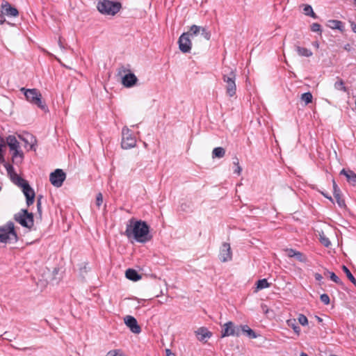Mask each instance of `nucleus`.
<instances>
[{
	"instance_id": "20e7f679",
	"label": "nucleus",
	"mask_w": 356,
	"mask_h": 356,
	"mask_svg": "<svg viewBox=\"0 0 356 356\" xmlns=\"http://www.w3.org/2000/svg\"><path fill=\"white\" fill-rule=\"evenodd\" d=\"M21 91L24 92L26 99L31 103L35 104L38 107L41 108L42 111H46L47 106L45 103L42 101V95L38 90L33 89H25L24 88H21Z\"/></svg>"
},
{
	"instance_id": "603ef678",
	"label": "nucleus",
	"mask_w": 356,
	"mask_h": 356,
	"mask_svg": "<svg viewBox=\"0 0 356 356\" xmlns=\"http://www.w3.org/2000/svg\"><path fill=\"white\" fill-rule=\"evenodd\" d=\"M165 354L166 356H175V354L172 353V351L170 349L165 350Z\"/></svg>"
},
{
	"instance_id": "393cba45",
	"label": "nucleus",
	"mask_w": 356,
	"mask_h": 356,
	"mask_svg": "<svg viewBox=\"0 0 356 356\" xmlns=\"http://www.w3.org/2000/svg\"><path fill=\"white\" fill-rule=\"evenodd\" d=\"M225 154V149L223 147H216L212 151L213 158H222Z\"/></svg>"
},
{
	"instance_id": "864d4df0",
	"label": "nucleus",
	"mask_w": 356,
	"mask_h": 356,
	"mask_svg": "<svg viewBox=\"0 0 356 356\" xmlns=\"http://www.w3.org/2000/svg\"><path fill=\"white\" fill-rule=\"evenodd\" d=\"M350 26L353 31L356 33V24L355 22H351Z\"/></svg>"
},
{
	"instance_id": "5fc2aeb1",
	"label": "nucleus",
	"mask_w": 356,
	"mask_h": 356,
	"mask_svg": "<svg viewBox=\"0 0 356 356\" xmlns=\"http://www.w3.org/2000/svg\"><path fill=\"white\" fill-rule=\"evenodd\" d=\"M261 308H262V310L263 312L265 313V314H267L268 312V309L267 308V306L265 305H261Z\"/></svg>"
},
{
	"instance_id": "ddd939ff",
	"label": "nucleus",
	"mask_w": 356,
	"mask_h": 356,
	"mask_svg": "<svg viewBox=\"0 0 356 356\" xmlns=\"http://www.w3.org/2000/svg\"><path fill=\"white\" fill-rule=\"evenodd\" d=\"M19 188H22V192L26 197L27 205L30 206V205L33 204L34 202L35 194V192L33 190V188L29 185V182L28 181L26 182L22 186H21Z\"/></svg>"
},
{
	"instance_id": "37998d69",
	"label": "nucleus",
	"mask_w": 356,
	"mask_h": 356,
	"mask_svg": "<svg viewBox=\"0 0 356 356\" xmlns=\"http://www.w3.org/2000/svg\"><path fill=\"white\" fill-rule=\"evenodd\" d=\"M42 197V195H39L37 199V210H38V212L40 216H42V203H41Z\"/></svg>"
},
{
	"instance_id": "4d7b16f0",
	"label": "nucleus",
	"mask_w": 356,
	"mask_h": 356,
	"mask_svg": "<svg viewBox=\"0 0 356 356\" xmlns=\"http://www.w3.org/2000/svg\"><path fill=\"white\" fill-rule=\"evenodd\" d=\"M58 45L59 47L61 48V49H64V46L63 45V43L61 42V38H59V40H58Z\"/></svg>"
},
{
	"instance_id": "ea45409f",
	"label": "nucleus",
	"mask_w": 356,
	"mask_h": 356,
	"mask_svg": "<svg viewBox=\"0 0 356 356\" xmlns=\"http://www.w3.org/2000/svg\"><path fill=\"white\" fill-rule=\"evenodd\" d=\"M311 31L313 32H317L321 34V26L318 23H313L311 25Z\"/></svg>"
},
{
	"instance_id": "a878e982",
	"label": "nucleus",
	"mask_w": 356,
	"mask_h": 356,
	"mask_svg": "<svg viewBox=\"0 0 356 356\" xmlns=\"http://www.w3.org/2000/svg\"><path fill=\"white\" fill-rule=\"evenodd\" d=\"M303 6H304L303 12H304V14L305 15L310 16V17H312L314 19H316L317 18V15L314 12L313 8H312V7L311 6H309V5H303Z\"/></svg>"
},
{
	"instance_id": "13d9d810",
	"label": "nucleus",
	"mask_w": 356,
	"mask_h": 356,
	"mask_svg": "<svg viewBox=\"0 0 356 356\" xmlns=\"http://www.w3.org/2000/svg\"><path fill=\"white\" fill-rule=\"evenodd\" d=\"M316 318L318 321V322H319V323L323 321V319L319 316H316Z\"/></svg>"
},
{
	"instance_id": "7c9ffc66",
	"label": "nucleus",
	"mask_w": 356,
	"mask_h": 356,
	"mask_svg": "<svg viewBox=\"0 0 356 356\" xmlns=\"http://www.w3.org/2000/svg\"><path fill=\"white\" fill-rule=\"evenodd\" d=\"M300 99L307 105L312 102L313 96L310 92H307L302 94Z\"/></svg>"
},
{
	"instance_id": "a211bd4d",
	"label": "nucleus",
	"mask_w": 356,
	"mask_h": 356,
	"mask_svg": "<svg viewBox=\"0 0 356 356\" xmlns=\"http://www.w3.org/2000/svg\"><path fill=\"white\" fill-rule=\"evenodd\" d=\"M340 175L346 176L348 182L351 185H356V174L353 170L342 169L340 172Z\"/></svg>"
},
{
	"instance_id": "09e8293b",
	"label": "nucleus",
	"mask_w": 356,
	"mask_h": 356,
	"mask_svg": "<svg viewBox=\"0 0 356 356\" xmlns=\"http://www.w3.org/2000/svg\"><path fill=\"white\" fill-rule=\"evenodd\" d=\"M332 185H333V193H336L337 191H340V189L338 187L337 184H336L334 179L332 180Z\"/></svg>"
},
{
	"instance_id": "3c124183",
	"label": "nucleus",
	"mask_w": 356,
	"mask_h": 356,
	"mask_svg": "<svg viewBox=\"0 0 356 356\" xmlns=\"http://www.w3.org/2000/svg\"><path fill=\"white\" fill-rule=\"evenodd\" d=\"M314 277L317 281H321L323 279V276L320 273H315Z\"/></svg>"
},
{
	"instance_id": "c9c22d12",
	"label": "nucleus",
	"mask_w": 356,
	"mask_h": 356,
	"mask_svg": "<svg viewBox=\"0 0 356 356\" xmlns=\"http://www.w3.org/2000/svg\"><path fill=\"white\" fill-rule=\"evenodd\" d=\"M106 356H125L120 350H112L107 353Z\"/></svg>"
},
{
	"instance_id": "6ab92c4d",
	"label": "nucleus",
	"mask_w": 356,
	"mask_h": 356,
	"mask_svg": "<svg viewBox=\"0 0 356 356\" xmlns=\"http://www.w3.org/2000/svg\"><path fill=\"white\" fill-rule=\"evenodd\" d=\"M240 335L243 333L246 334L250 339L257 338V334L253 330H252L248 325H239Z\"/></svg>"
},
{
	"instance_id": "0e129e2a",
	"label": "nucleus",
	"mask_w": 356,
	"mask_h": 356,
	"mask_svg": "<svg viewBox=\"0 0 356 356\" xmlns=\"http://www.w3.org/2000/svg\"><path fill=\"white\" fill-rule=\"evenodd\" d=\"M33 145H31V149H33Z\"/></svg>"
},
{
	"instance_id": "cd10ccee",
	"label": "nucleus",
	"mask_w": 356,
	"mask_h": 356,
	"mask_svg": "<svg viewBox=\"0 0 356 356\" xmlns=\"http://www.w3.org/2000/svg\"><path fill=\"white\" fill-rule=\"evenodd\" d=\"M342 270L346 273L348 280L356 286V279L353 275L350 270L345 266H342Z\"/></svg>"
},
{
	"instance_id": "8fccbe9b",
	"label": "nucleus",
	"mask_w": 356,
	"mask_h": 356,
	"mask_svg": "<svg viewBox=\"0 0 356 356\" xmlns=\"http://www.w3.org/2000/svg\"><path fill=\"white\" fill-rule=\"evenodd\" d=\"M321 194H322L325 197H326L327 199L330 200L332 202H333V199H332V197L330 195H329L327 193H324V192H321Z\"/></svg>"
},
{
	"instance_id": "423d86ee",
	"label": "nucleus",
	"mask_w": 356,
	"mask_h": 356,
	"mask_svg": "<svg viewBox=\"0 0 356 356\" xmlns=\"http://www.w3.org/2000/svg\"><path fill=\"white\" fill-rule=\"evenodd\" d=\"M236 72L232 70H229L227 73L222 74V80L225 83L226 93L229 97H233L236 95Z\"/></svg>"
},
{
	"instance_id": "49530a36",
	"label": "nucleus",
	"mask_w": 356,
	"mask_h": 356,
	"mask_svg": "<svg viewBox=\"0 0 356 356\" xmlns=\"http://www.w3.org/2000/svg\"><path fill=\"white\" fill-rule=\"evenodd\" d=\"M236 161H234V164L236 165V169L234 170V172H236L238 175H239L241 173V170H242V168L239 165L238 160L237 158L236 159Z\"/></svg>"
},
{
	"instance_id": "c756f323",
	"label": "nucleus",
	"mask_w": 356,
	"mask_h": 356,
	"mask_svg": "<svg viewBox=\"0 0 356 356\" xmlns=\"http://www.w3.org/2000/svg\"><path fill=\"white\" fill-rule=\"evenodd\" d=\"M333 194H334V197L336 199V201H337L338 205L341 208L344 207L346 206V204H345L344 200L341 198V191H337V192L333 193Z\"/></svg>"
},
{
	"instance_id": "c03bdc74",
	"label": "nucleus",
	"mask_w": 356,
	"mask_h": 356,
	"mask_svg": "<svg viewBox=\"0 0 356 356\" xmlns=\"http://www.w3.org/2000/svg\"><path fill=\"white\" fill-rule=\"evenodd\" d=\"M103 203V195L101 193H99L96 197V205L99 207Z\"/></svg>"
},
{
	"instance_id": "2f4dec72",
	"label": "nucleus",
	"mask_w": 356,
	"mask_h": 356,
	"mask_svg": "<svg viewBox=\"0 0 356 356\" xmlns=\"http://www.w3.org/2000/svg\"><path fill=\"white\" fill-rule=\"evenodd\" d=\"M338 81L334 83V88L337 90L347 92V88L344 86V82L342 79L337 78Z\"/></svg>"
},
{
	"instance_id": "412c9836",
	"label": "nucleus",
	"mask_w": 356,
	"mask_h": 356,
	"mask_svg": "<svg viewBox=\"0 0 356 356\" xmlns=\"http://www.w3.org/2000/svg\"><path fill=\"white\" fill-rule=\"evenodd\" d=\"M295 47L296 51L300 56L310 57L313 55L312 51L307 48L301 47L298 45H296Z\"/></svg>"
},
{
	"instance_id": "052dcab7",
	"label": "nucleus",
	"mask_w": 356,
	"mask_h": 356,
	"mask_svg": "<svg viewBox=\"0 0 356 356\" xmlns=\"http://www.w3.org/2000/svg\"><path fill=\"white\" fill-rule=\"evenodd\" d=\"M300 356H308V355L304 352H302Z\"/></svg>"
},
{
	"instance_id": "9b49d317",
	"label": "nucleus",
	"mask_w": 356,
	"mask_h": 356,
	"mask_svg": "<svg viewBox=\"0 0 356 356\" xmlns=\"http://www.w3.org/2000/svg\"><path fill=\"white\" fill-rule=\"evenodd\" d=\"M179 48L183 53L190 52L192 47V42L188 36V33H182L178 40Z\"/></svg>"
},
{
	"instance_id": "58836bf2",
	"label": "nucleus",
	"mask_w": 356,
	"mask_h": 356,
	"mask_svg": "<svg viewBox=\"0 0 356 356\" xmlns=\"http://www.w3.org/2000/svg\"><path fill=\"white\" fill-rule=\"evenodd\" d=\"M298 320L299 323L303 326L307 325L308 324L307 318L304 314H299Z\"/></svg>"
},
{
	"instance_id": "69168bd1",
	"label": "nucleus",
	"mask_w": 356,
	"mask_h": 356,
	"mask_svg": "<svg viewBox=\"0 0 356 356\" xmlns=\"http://www.w3.org/2000/svg\"><path fill=\"white\" fill-rule=\"evenodd\" d=\"M355 5H356V0H355Z\"/></svg>"
},
{
	"instance_id": "f03ea898",
	"label": "nucleus",
	"mask_w": 356,
	"mask_h": 356,
	"mask_svg": "<svg viewBox=\"0 0 356 356\" xmlns=\"http://www.w3.org/2000/svg\"><path fill=\"white\" fill-rule=\"evenodd\" d=\"M17 241L18 236L13 222L9 221L5 225L0 227V242L15 243Z\"/></svg>"
},
{
	"instance_id": "a18cd8bd",
	"label": "nucleus",
	"mask_w": 356,
	"mask_h": 356,
	"mask_svg": "<svg viewBox=\"0 0 356 356\" xmlns=\"http://www.w3.org/2000/svg\"><path fill=\"white\" fill-rule=\"evenodd\" d=\"M285 251L289 257H294L298 252L297 250L291 248L286 249Z\"/></svg>"
},
{
	"instance_id": "2eb2a0df",
	"label": "nucleus",
	"mask_w": 356,
	"mask_h": 356,
	"mask_svg": "<svg viewBox=\"0 0 356 356\" xmlns=\"http://www.w3.org/2000/svg\"><path fill=\"white\" fill-rule=\"evenodd\" d=\"M124 323L134 334H139L141 332V327L138 325L137 320L132 316H126L124 318Z\"/></svg>"
},
{
	"instance_id": "39448f33",
	"label": "nucleus",
	"mask_w": 356,
	"mask_h": 356,
	"mask_svg": "<svg viewBox=\"0 0 356 356\" xmlns=\"http://www.w3.org/2000/svg\"><path fill=\"white\" fill-rule=\"evenodd\" d=\"M14 220L22 227L31 229L34 225L33 213H29L26 209H21L14 215Z\"/></svg>"
},
{
	"instance_id": "f257e3e1",
	"label": "nucleus",
	"mask_w": 356,
	"mask_h": 356,
	"mask_svg": "<svg viewBox=\"0 0 356 356\" xmlns=\"http://www.w3.org/2000/svg\"><path fill=\"white\" fill-rule=\"evenodd\" d=\"M124 234L128 238H134L137 242L145 243L152 238L149 233V226L145 221L131 218L127 225Z\"/></svg>"
},
{
	"instance_id": "6e6d98bb",
	"label": "nucleus",
	"mask_w": 356,
	"mask_h": 356,
	"mask_svg": "<svg viewBox=\"0 0 356 356\" xmlns=\"http://www.w3.org/2000/svg\"><path fill=\"white\" fill-rule=\"evenodd\" d=\"M6 22V19L2 15V14L0 13V24H3Z\"/></svg>"
},
{
	"instance_id": "de8ad7c7",
	"label": "nucleus",
	"mask_w": 356,
	"mask_h": 356,
	"mask_svg": "<svg viewBox=\"0 0 356 356\" xmlns=\"http://www.w3.org/2000/svg\"><path fill=\"white\" fill-rule=\"evenodd\" d=\"M6 147V142L4 139L0 137V152L3 153V149Z\"/></svg>"
},
{
	"instance_id": "dca6fc26",
	"label": "nucleus",
	"mask_w": 356,
	"mask_h": 356,
	"mask_svg": "<svg viewBox=\"0 0 356 356\" xmlns=\"http://www.w3.org/2000/svg\"><path fill=\"white\" fill-rule=\"evenodd\" d=\"M137 81V77L132 72L126 74L122 77V83L127 88H131L134 86Z\"/></svg>"
},
{
	"instance_id": "4468645a",
	"label": "nucleus",
	"mask_w": 356,
	"mask_h": 356,
	"mask_svg": "<svg viewBox=\"0 0 356 356\" xmlns=\"http://www.w3.org/2000/svg\"><path fill=\"white\" fill-rule=\"evenodd\" d=\"M1 12L2 15H7L8 17H17L19 12L15 7H13L6 1H3L1 5Z\"/></svg>"
},
{
	"instance_id": "4be33fe9",
	"label": "nucleus",
	"mask_w": 356,
	"mask_h": 356,
	"mask_svg": "<svg viewBox=\"0 0 356 356\" xmlns=\"http://www.w3.org/2000/svg\"><path fill=\"white\" fill-rule=\"evenodd\" d=\"M6 143L10 147V150L19 148V142L14 136H9L7 137Z\"/></svg>"
},
{
	"instance_id": "473e14b6",
	"label": "nucleus",
	"mask_w": 356,
	"mask_h": 356,
	"mask_svg": "<svg viewBox=\"0 0 356 356\" xmlns=\"http://www.w3.org/2000/svg\"><path fill=\"white\" fill-rule=\"evenodd\" d=\"M201 26L197 25H192L190 28V30L186 33H188V36L197 35L200 33Z\"/></svg>"
},
{
	"instance_id": "f3484780",
	"label": "nucleus",
	"mask_w": 356,
	"mask_h": 356,
	"mask_svg": "<svg viewBox=\"0 0 356 356\" xmlns=\"http://www.w3.org/2000/svg\"><path fill=\"white\" fill-rule=\"evenodd\" d=\"M195 334L197 336V339L200 341H203L206 339H209L212 336V333L204 327L198 328L195 331Z\"/></svg>"
},
{
	"instance_id": "bb28decb",
	"label": "nucleus",
	"mask_w": 356,
	"mask_h": 356,
	"mask_svg": "<svg viewBox=\"0 0 356 356\" xmlns=\"http://www.w3.org/2000/svg\"><path fill=\"white\" fill-rule=\"evenodd\" d=\"M257 291L261 290L270 286V284L268 282L266 279L259 280L256 282Z\"/></svg>"
},
{
	"instance_id": "e433bc0d",
	"label": "nucleus",
	"mask_w": 356,
	"mask_h": 356,
	"mask_svg": "<svg viewBox=\"0 0 356 356\" xmlns=\"http://www.w3.org/2000/svg\"><path fill=\"white\" fill-rule=\"evenodd\" d=\"M294 257L300 262L305 263L307 261V257L299 251L297 252Z\"/></svg>"
},
{
	"instance_id": "a19ab883",
	"label": "nucleus",
	"mask_w": 356,
	"mask_h": 356,
	"mask_svg": "<svg viewBox=\"0 0 356 356\" xmlns=\"http://www.w3.org/2000/svg\"><path fill=\"white\" fill-rule=\"evenodd\" d=\"M201 35L207 40H209L211 38V33L205 27H202L200 29Z\"/></svg>"
},
{
	"instance_id": "680f3d73",
	"label": "nucleus",
	"mask_w": 356,
	"mask_h": 356,
	"mask_svg": "<svg viewBox=\"0 0 356 356\" xmlns=\"http://www.w3.org/2000/svg\"><path fill=\"white\" fill-rule=\"evenodd\" d=\"M28 349H32V348L26 347V348H24L22 350H28Z\"/></svg>"
},
{
	"instance_id": "e2e57ef3",
	"label": "nucleus",
	"mask_w": 356,
	"mask_h": 356,
	"mask_svg": "<svg viewBox=\"0 0 356 356\" xmlns=\"http://www.w3.org/2000/svg\"><path fill=\"white\" fill-rule=\"evenodd\" d=\"M348 46H349V44H348V45L345 47V49H348Z\"/></svg>"
},
{
	"instance_id": "5701e85b",
	"label": "nucleus",
	"mask_w": 356,
	"mask_h": 356,
	"mask_svg": "<svg viewBox=\"0 0 356 356\" xmlns=\"http://www.w3.org/2000/svg\"><path fill=\"white\" fill-rule=\"evenodd\" d=\"M327 26L332 29L342 31L343 28V22L339 20L330 19L327 22Z\"/></svg>"
},
{
	"instance_id": "4c0bfd02",
	"label": "nucleus",
	"mask_w": 356,
	"mask_h": 356,
	"mask_svg": "<svg viewBox=\"0 0 356 356\" xmlns=\"http://www.w3.org/2000/svg\"><path fill=\"white\" fill-rule=\"evenodd\" d=\"M18 149L19 148H16L15 149H12L13 151H14L13 154V161L15 159H17L18 157H19L21 160L23 158V153H22V152L19 151Z\"/></svg>"
},
{
	"instance_id": "f704fd0d",
	"label": "nucleus",
	"mask_w": 356,
	"mask_h": 356,
	"mask_svg": "<svg viewBox=\"0 0 356 356\" xmlns=\"http://www.w3.org/2000/svg\"><path fill=\"white\" fill-rule=\"evenodd\" d=\"M320 242L322 245H323L325 247L328 248L331 243L327 237L323 233L322 234H320Z\"/></svg>"
},
{
	"instance_id": "bf43d9fd",
	"label": "nucleus",
	"mask_w": 356,
	"mask_h": 356,
	"mask_svg": "<svg viewBox=\"0 0 356 356\" xmlns=\"http://www.w3.org/2000/svg\"><path fill=\"white\" fill-rule=\"evenodd\" d=\"M0 161H4L3 156L1 152H0Z\"/></svg>"
},
{
	"instance_id": "1a4fd4ad",
	"label": "nucleus",
	"mask_w": 356,
	"mask_h": 356,
	"mask_svg": "<svg viewBox=\"0 0 356 356\" xmlns=\"http://www.w3.org/2000/svg\"><path fill=\"white\" fill-rule=\"evenodd\" d=\"M229 336H240L239 325H235L234 323L232 321L227 322L224 324L221 334L222 337H226Z\"/></svg>"
},
{
	"instance_id": "b1692460",
	"label": "nucleus",
	"mask_w": 356,
	"mask_h": 356,
	"mask_svg": "<svg viewBox=\"0 0 356 356\" xmlns=\"http://www.w3.org/2000/svg\"><path fill=\"white\" fill-rule=\"evenodd\" d=\"M324 275L325 276L329 277L330 279L332 281H333L334 283H336L337 284H339V285H343V282H341V280L338 277V276L334 273L330 272L328 270H326L324 272Z\"/></svg>"
},
{
	"instance_id": "79ce46f5",
	"label": "nucleus",
	"mask_w": 356,
	"mask_h": 356,
	"mask_svg": "<svg viewBox=\"0 0 356 356\" xmlns=\"http://www.w3.org/2000/svg\"><path fill=\"white\" fill-rule=\"evenodd\" d=\"M321 301L324 303V305H327L330 304V297L327 294L323 293L320 296Z\"/></svg>"
},
{
	"instance_id": "7ed1b4c3",
	"label": "nucleus",
	"mask_w": 356,
	"mask_h": 356,
	"mask_svg": "<svg viewBox=\"0 0 356 356\" xmlns=\"http://www.w3.org/2000/svg\"><path fill=\"white\" fill-rule=\"evenodd\" d=\"M97 8L103 15L114 16L122 8V3L110 0H100L97 5Z\"/></svg>"
},
{
	"instance_id": "aec40b11",
	"label": "nucleus",
	"mask_w": 356,
	"mask_h": 356,
	"mask_svg": "<svg viewBox=\"0 0 356 356\" xmlns=\"http://www.w3.org/2000/svg\"><path fill=\"white\" fill-rule=\"evenodd\" d=\"M125 276L128 280L134 282H136L141 278V276L138 273V272L132 268H129L126 270Z\"/></svg>"
},
{
	"instance_id": "0eeeda50",
	"label": "nucleus",
	"mask_w": 356,
	"mask_h": 356,
	"mask_svg": "<svg viewBox=\"0 0 356 356\" xmlns=\"http://www.w3.org/2000/svg\"><path fill=\"white\" fill-rule=\"evenodd\" d=\"M136 140L130 134V130L128 128H123L122 129V139L121 146L123 149H127L134 147L136 145Z\"/></svg>"
},
{
	"instance_id": "9d476101",
	"label": "nucleus",
	"mask_w": 356,
	"mask_h": 356,
	"mask_svg": "<svg viewBox=\"0 0 356 356\" xmlns=\"http://www.w3.org/2000/svg\"><path fill=\"white\" fill-rule=\"evenodd\" d=\"M5 167L6 168L8 175L11 180V181L17 185L18 187H20L24 184L27 182L26 180L19 176L15 171L14 168L12 165L6 164Z\"/></svg>"
},
{
	"instance_id": "72a5a7b5",
	"label": "nucleus",
	"mask_w": 356,
	"mask_h": 356,
	"mask_svg": "<svg viewBox=\"0 0 356 356\" xmlns=\"http://www.w3.org/2000/svg\"><path fill=\"white\" fill-rule=\"evenodd\" d=\"M129 72H131V70L129 68V65H127V67H126L124 65H121L118 68V74L122 77L124 76L123 74H128Z\"/></svg>"
},
{
	"instance_id": "6e6552de",
	"label": "nucleus",
	"mask_w": 356,
	"mask_h": 356,
	"mask_svg": "<svg viewBox=\"0 0 356 356\" xmlns=\"http://www.w3.org/2000/svg\"><path fill=\"white\" fill-rule=\"evenodd\" d=\"M66 178V174L61 169H56L49 175V181L51 184L57 188L63 185Z\"/></svg>"
},
{
	"instance_id": "f8f14e48",
	"label": "nucleus",
	"mask_w": 356,
	"mask_h": 356,
	"mask_svg": "<svg viewBox=\"0 0 356 356\" xmlns=\"http://www.w3.org/2000/svg\"><path fill=\"white\" fill-rule=\"evenodd\" d=\"M219 259L222 262H227L232 259V252L230 244L223 243L220 249Z\"/></svg>"
},
{
	"instance_id": "c85d7f7f",
	"label": "nucleus",
	"mask_w": 356,
	"mask_h": 356,
	"mask_svg": "<svg viewBox=\"0 0 356 356\" xmlns=\"http://www.w3.org/2000/svg\"><path fill=\"white\" fill-rule=\"evenodd\" d=\"M287 324L289 327H291L295 333H296L298 335L300 334V327H299V325L297 324V323L296 322V320L295 319H293V320H288L287 321Z\"/></svg>"
}]
</instances>
